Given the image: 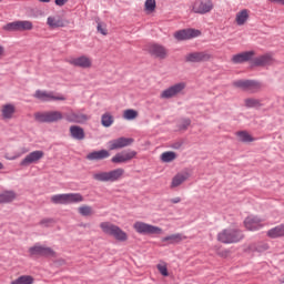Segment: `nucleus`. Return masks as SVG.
Wrapping results in <instances>:
<instances>
[{
  "label": "nucleus",
  "instance_id": "f257e3e1",
  "mask_svg": "<svg viewBox=\"0 0 284 284\" xmlns=\"http://www.w3.org/2000/svg\"><path fill=\"white\" fill-rule=\"evenodd\" d=\"M124 174L125 170L118 168L111 171L95 172L92 174V179L100 183H116V181H121V179H123Z\"/></svg>",
  "mask_w": 284,
  "mask_h": 284
},
{
  "label": "nucleus",
  "instance_id": "f03ea898",
  "mask_svg": "<svg viewBox=\"0 0 284 284\" xmlns=\"http://www.w3.org/2000/svg\"><path fill=\"white\" fill-rule=\"evenodd\" d=\"M100 230H102L103 234H106L108 236H113V239H115V241H119L120 243H125V241H128L129 239L125 231L111 222H101Z\"/></svg>",
  "mask_w": 284,
  "mask_h": 284
},
{
  "label": "nucleus",
  "instance_id": "7ed1b4c3",
  "mask_svg": "<svg viewBox=\"0 0 284 284\" xmlns=\"http://www.w3.org/2000/svg\"><path fill=\"white\" fill-rule=\"evenodd\" d=\"M243 232L236 229H224L217 234V241L226 245H230L232 243H239L243 241Z\"/></svg>",
  "mask_w": 284,
  "mask_h": 284
},
{
  "label": "nucleus",
  "instance_id": "20e7f679",
  "mask_svg": "<svg viewBox=\"0 0 284 284\" xmlns=\"http://www.w3.org/2000/svg\"><path fill=\"white\" fill-rule=\"evenodd\" d=\"M233 87L244 92H251V94H256L263 89V84L255 80H237L233 82Z\"/></svg>",
  "mask_w": 284,
  "mask_h": 284
},
{
  "label": "nucleus",
  "instance_id": "39448f33",
  "mask_svg": "<svg viewBox=\"0 0 284 284\" xmlns=\"http://www.w3.org/2000/svg\"><path fill=\"white\" fill-rule=\"evenodd\" d=\"M133 230L138 234H144V235L163 234V229H161L159 226H154V225L145 223V222H141V221L134 222Z\"/></svg>",
  "mask_w": 284,
  "mask_h": 284
},
{
  "label": "nucleus",
  "instance_id": "423d86ee",
  "mask_svg": "<svg viewBox=\"0 0 284 284\" xmlns=\"http://www.w3.org/2000/svg\"><path fill=\"white\" fill-rule=\"evenodd\" d=\"M34 119L40 123H57V121H63V113L61 111L38 112Z\"/></svg>",
  "mask_w": 284,
  "mask_h": 284
},
{
  "label": "nucleus",
  "instance_id": "0eeeda50",
  "mask_svg": "<svg viewBox=\"0 0 284 284\" xmlns=\"http://www.w3.org/2000/svg\"><path fill=\"white\" fill-rule=\"evenodd\" d=\"M30 256H45L47 258H57V252L50 246L34 244L28 250Z\"/></svg>",
  "mask_w": 284,
  "mask_h": 284
},
{
  "label": "nucleus",
  "instance_id": "6e6552de",
  "mask_svg": "<svg viewBox=\"0 0 284 284\" xmlns=\"http://www.w3.org/2000/svg\"><path fill=\"white\" fill-rule=\"evenodd\" d=\"M263 219L258 217V215H248L244 220V227L248 232H257V230H263L265 227Z\"/></svg>",
  "mask_w": 284,
  "mask_h": 284
},
{
  "label": "nucleus",
  "instance_id": "1a4fd4ad",
  "mask_svg": "<svg viewBox=\"0 0 284 284\" xmlns=\"http://www.w3.org/2000/svg\"><path fill=\"white\" fill-rule=\"evenodd\" d=\"M67 63L73 65V68H81L82 70H90L92 68V58L88 55H80L75 58H69Z\"/></svg>",
  "mask_w": 284,
  "mask_h": 284
},
{
  "label": "nucleus",
  "instance_id": "9d476101",
  "mask_svg": "<svg viewBox=\"0 0 284 284\" xmlns=\"http://www.w3.org/2000/svg\"><path fill=\"white\" fill-rule=\"evenodd\" d=\"M193 12L195 14H207L214 10V2L212 0H196L192 6Z\"/></svg>",
  "mask_w": 284,
  "mask_h": 284
},
{
  "label": "nucleus",
  "instance_id": "9b49d317",
  "mask_svg": "<svg viewBox=\"0 0 284 284\" xmlns=\"http://www.w3.org/2000/svg\"><path fill=\"white\" fill-rule=\"evenodd\" d=\"M210 59H212V54H210L205 51L191 52L184 57V61L186 63H203L205 61H210Z\"/></svg>",
  "mask_w": 284,
  "mask_h": 284
},
{
  "label": "nucleus",
  "instance_id": "f8f14e48",
  "mask_svg": "<svg viewBox=\"0 0 284 284\" xmlns=\"http://www.w3.org/2000/svg\"><path fill=\"white\" fill-rule=\"evenodd\" d=\"M184 90H185V83L180 82L162 91L160 94V98L174 99V97H179V94H181Z\"/></svg>",
  "mask_w": 284,
  "mask_h": 284
},
{
  "label": "nucleus",
  "instance_id": "ddd939ff",
  "mask_svg": "<svg viewBox=\"0 0 284 284\" xmlns=\"http://www.w3.org/2000/svg\"><path fill=\"white\" fill-rule=\"evenodd\" d=\"M173 37L176 39V41H187L190 39H196V37H201V31L196 29H183L176 31Z\"/></svg>",
  "mask_w": 284,
  "mask_h": 284
},
{
  "label": "nucleus",
  "instance_id": "4468645a",
  "mask_svg": "<svg viewBox=\"0 0 284 284\" xmlns=\"http://www.w3.org/2000/svg\"><path fill=\"white\" fill-rule=\"evenodd\" d=\"M275 62L276 60L272 53H265L252 60L253 65L256 68H267L270 65H274Z\"/></svg>",
  "mask_w": 284,
  "mask_h": 284
},
{
  "label": "nucleus",
  "instance_id": "2eb2a0df",
  "mask_svg": "<svg viewBox=\"0 0 284 284\" xmlns=\"http://www.w3.org/2000/svg\"><path fill=\"white\" fill-rule=\"evenodd\" d=\"M64 119L69 121V123H88L91 116L81 111H78V112L70 111L64 114Z\"/></svg>",
  "mask_w": 284,
  "mask_h": 284
},
{
  "label": "nucleus",
  "instance_id": "dca6fc26",
  "mask_svg": "<svg viewBox=\"0 0 284 284\" xmlns=\"http://www.w3.org/2000/svg\"><path fill=\"white\" fill-rule=\"evenodd\" d=\"M34 98L40 101H65V95L63 94H54V92L41 91L38 90L34 93Z\"/></svg>",
  "mask_w": 284,
  "mask_h": 284
},
{
  "label": "nucleus",
  "instance_id": "f3484780",
  "mask_svg": "<svg viewBox=\"0 0 284 284\" xmlns=\"http://www.w3.org/2000/svg\"><path fill=\"white\" fill-rule=\"evenodd\" d=\"M134 143V139L132 138H118L109 141V150H123V148H128Z\"/></svg>",
  "mask_w": 284,
  "mask_h": 284
},
{
  "label": "nucleus",
  "instance_id": "a211bd4d",
  "mask_svg": "<svg viewBox=\"0 0 284 284\" xmlns=\"http://www.w3.org/2000/svg\"><path fill=\"white\" fill-rule=\"evenodd\" d=\"M0 114L2 121H12V119H14V114H17V105L13 103L2 104L0 108Z\"/></svg>",
  "mask_w": 284,
  "mask_h": 284
},
{
  "label": "nucleus",
  "instance_id": "6ab92c4d",
  "mask_svg": "<svg viewBox=\"0 0 284 284\" xmlns=\"http://www.w3.org/2000/svg\"><path fill=\"white\" fill-rule=\"evenodd\" d=\"M43 156H45L43 151H33L26 155V158L20 162V165L27 168V165H32V163H39Z\"/></svg>",
  "mask_w": 284,
  "mask_h": 284
},
{
  "label": "nucleus",
  "instance_id": "aec40b11",
  "mask_svg": "<svg viewBox=\"0 0 284 284\" xmlns=\"http://www.w3.org/2000/svg\"><path fill=\"white\" fill-rule=\"evenodd\" d=\"M136 158V151H124L121 153L115 154L111 161L112 163H128L132 161V159Z\"/></svg>",
  "mask_w": 284,
  "mask_h": 284
},
{
  "label": "nucleus",
  "instance_id": "412c9836",
  "mask_svg": "<svg viewBox=\"0 0 284 284\" xmlns=\"http://www.w3.org/2000/svg\"><path fill=\"white\" fill-rule=\"evenodd\" d=\"M148 51L156 59H168V49L161 44H151Z\"/></svg>",
  "mask_w": 284,
  "mask_h": 284
},
{
  "label": "nucleus",
  "instance_id": "4be33fe9",
  "mask_svg": "<svg viewBox=\"0 0 284 284\" xmlns=\"http://www.w3.org/2000/svg\"><path fill=\"white\" fill-rule=\"evenodd\" d=\"M254 54H256L254 51H245L233 55L231 61L235 64L247 63V61H252V59H254Z\"/></svg>",
  "mask_w": 284,
  "mask_h": 284
},
{
  "label": "nucleus",
  "instance_id": "5701e85b",
  "mask_svg": "<svg viewBox=\"0 0 284 284\" xmlns=\"http://www.w3.org/2000/svg\"><path fill=\"white\" fill-rule=\"evenodd\" d=\"M68 24V22H65V20H63L61 17L59 16H50L47 19V26H49V28H65V26Z\"/></svg>",
  "mask_w": 284,
  "mask_h": 284
},
{
  "label": "nucleus",
  "instance_id": "b1692460",
  "mask_svg": "<svg viewBox=\"0 0 284 284\" xmlns=\"http://www.w3.org/2000/svg\"><path fill=\"white\" fill-rule=\"evenodd\" d=\"M88 161H103V159H110V151L100 150L93 151L87 155Z\"/></svg>",
  "mask_w": 284,
  "mask_h": 284
},
{
  "label": "nucleus",
  "instance_id": "393cba45",
  "mask_svg": "<svg viewBox=\"0 0 284 284\" xmlns=\"http://www.w3.org/2000/svg\"><path fill=\"white\" fill-rule=\"evenodd\" d=\"M187 179H190V172L184 171L182 173H178L171 182V187H179L180 185H183V183H185V181H187Z\"/></svg>",
  "mask_w": 284,
  "mask_h": 284
},
{
  "label": "nucleus",
  "instance_id": "a878e982",
  "mask_svg": "<svg viewBox=\"0 0 284 284\" xmlns=\"http://www.w3.org/2000/svg\"><path fill=\"white\" fill-rule=\"evenodd\" d=\"M69 132L72 139H75L77 141H83V139H85V131L79 125H71Z\"/></svg>",
  "mask_w": 284,
  "mask_h": 284
},
{
  "label": "nucleus",
  "instance_id": "bb28decb",
  "mask_svg": "<svg viewBox=\"0 0 284 284\" xmlns=\"http://www.w3.org/2000/svg\"><path fill=\"white\" fill-rule=\"evenodd\" d=\"M268 239H283L284 237V224H280L270 229L266 233Z\"/></svg>",
  "mask_w": 284,
  "mask_h": 284
},
{
  "label": "nucleus",
  "instance_id": "cd10ccee",
  "mask_svg": "<svg viewBox=\"0 0 284 284\" xmlns=\"http://www.w3.org/2000/svg\"><path fill=\"white\" fill-rule=\"evenodd\" d=\"M187 239L185 235L181 233H175L168 235L165 237H162V243H169V245H174L175 243H181V241H185Z\"/></svg>",
  "mask_w": 284,
  "mask_h": 284
},
{
  "label": "nucleus",
  "instance_id": "c85d7f7f",
  "mask_svg": "<svg viewBox=\"0 0 284 284\" xmlns=\"http://www.w3.org/2000/svg\"><path fill=\"white\" fill-rule=\"evenodd\" d=\"M247 19H250V11L247 9H243L236 13L235 22L237 26H245V23H247Z\"/></svg>",
  "mask_w": 284,
  "mask_h": 284
},
{
  "label": "nucleus",
  "instance_id": "c756f323",
  "mask_svg": "<svg viewBox=\"0 0 284 284\" xmlns=\"http://www.w3.org/2000/svg\"><path fill=\"white\" fill-rule=\"evenodd\" d=\"M16 199L17 193L14 191H3L0 193V203H12Z\"/></svg>",
  "mask_w": 284,
  "mask_h": 284
},
{
  "label": "nucleus",
  "instance_id": "7c9ffc66",
  "mask_svg": "<svg viewBox=\"0 0 284 284\" xmlns=\"http://www.w3.org/2000/svg\"><path fill=\"white\" fill-rule=\"evenodd\" d=\"M84 199L81 193H67V205L72 203H83Z\"/></svg>",
  "mask_w": 284,
  "mask_h": 284
},
{
  "label": "nucleus",
  "instance_id": "2f4dec72",
  "mask_svg": "<svg viewBox=\"0 0 284 284\" xmlns=\"http://www.w3.org/2000/svg\"><path fill=\"white\" fill-rule=\"evenodd\" d=\"M51 203L55 205H68V193L52 195Z\"/></svg>",
  "mask_w": 284,
  "mask_h": 284
},
{
  "label": "nucleus",
  "instance_id": "473e14b6",
  "mask_svg": "<svg viewBox=\"0 0 284 284\" xmlns=\"http://www.w3.org/2000/svg\"><path fill=\"white\" fill-rule=\"evenodd\" d=\"M103 128H111L114 123V116L110 112H105L101 116Z\"/></svg>",
  "mask_w": 284,
  "mask_h": 284
},
{
  "label": "nucleus",
  "instance_id": "72a5a7b5",
  "mask_svg": "<svg viewBox=\"0 0 284 284\" xmlns=\"http://www.w3.org/2000/svg\"><path fill=\"white\" fill-rule=\"evenodd\" d=\"M34 24L30 20H18V32H26L28 30H32Z\"/></svg>",
  "mask_w": 284,
  "mask_h": 284
},
{
  "label": "nucleus",
  "instance_id": "f704fd0d",
  "mask_svg": "<svg viewBox=\"0 0 284 284\" xmlns=\"http://www.w3.org/2000/svg\"><path fill=\"white\" fill-rule=\"evenodd\" d=\"M176 156L174 151H166L160 155V159L162 163H172V161H176Z\"/></svg>",
  "mask_w": 284,
  "mask_h": 284
},
{
  "label": "nucleus",
  "instance_id": "c9c22d12",
  "mask_svg": "<svg viewBox=\"0 0 284 284\" xmlns=\"http://www.w3.org/2000/svg\"><path fill=\"white\" fill-rule=\"evenodd\" d=\"M236 136L242 143H252L254 141V138L247 131H239Z\"/></svg>",
  "mask_w": 284,
  "mask_h": 284
},
{
  "label": "nucleus",
  "instance_id": "e433bc0d",
  "mask_svg": "<svg viewBox=\"0 0 284 284\" xmlns=\"http://www.w3.org/2000/svg\"><path fill=\"white\" fill-rule=\"evenodd\" d=\"M11 284H34V277L30 275H22L11 282Z\"/></svg>",
  "mask_w": 284,
  "mask_h": 284
},
{
  "label": "nucleus",
  "instance_id": "4c0bfd02",
  "mask_svg": "<svg viewBox=\"0 0 284 284\" xmlns=\"http://www.w3.org/2000/svg\"><path fill=\"white\" fill-rule=\"evenodd\" d=\"M244 105H245V108H261V105H263V104L261 103L260 99L246 98V99H244Z\"/></svg>",
  "mask_w": 284,
  "mask_h": 284
},
{
  "label": "nucleus",
  "instance_id": "58836bf2",
  "mask_svg": "<svg viewBox=\"0 0 284 284\" xmlns=\"http://www.w3.org/2000/svg\"><path fill=\"white\" fill-rule=\"evenodd\" d=\"M139 116V112L134 109H128L123 111V119L125 121H134Z\"/></svg>",
  "mask_w": 284,
  "mask_h": 284
},
{
  "label": "nucleus",
  "instance_id": "ea45409f",
  "mask_svg": "<svg viewBox=\"0 0 284 284\" xmlns=\"http://www.w3.org/2000/svg\"><path fill=\"white\" fill-rule=\"evenodd\" d=\"M78 212L81 214V216H92V214H94V210L90 205L80 206Z\"/></svg>",
  "mask_w": 284,
  "mask_h": 284
},
{
  "label": "nucleus",
  "instance_id": "a19ab883",
  "mask_svg": "<svg viewBox=\"0 0 284 284\" xmlns=\"http://www.w3.org/2000/svg\"><path fill=\"white\" fill-rule=\"evenodd\" d=\"M3 30H7V32H19V22H9L3 27Z\"/></svg>",
  "mask_w": 284,
  "mask_h": 284
},
{
  "label": "nucleus",
  "instance_id": "79ce46f5",
  "mask_svg": "<svg viewBox=\"0 0 284 284\" xmlns=\"http://www.w3.org/2000/svg\"><path fill=\"white\" fill-rule=\"evenodd\" d=\"M250 248L252 251H255V252H267V250H270V245L266 244V243H261V244H253L250 246Z\"/></svg>",
  "mask_w": 284,
  "mask_h": 284
},
{
  "label": "nucleus",
  "instance_id": "37998d69",
  "mask_svg": "<svg viewBox=\"0 0 284 284\" xmlns=\"http://www.w3.org/2000/svg\"><path fill=\"white\" fill-rule=\"evenodd\" d=\"M145 11L152 13L156 10V0H146L144 3Z\"/></svg>",
  "mask_w": 284,
  "mask_h": 284
},
{
  "label": "nucleus",
  "instance_id": "c03bdc74",
  "mask_svg": "<svg viewBox=\"0 0 284 284\" xmlns=\"http://www.w3.org/2000/svg\"><path fill=\"white\" fill-rule=\"evenodd\" d=\"M156 268L160 272V274H162V276H170L166 264H158Z\"/></svg>",
  "mask_w": 284,
  "mask_h": 284
},
{
  "label": "nucleus",
  "instance_id": "a18cd8bd",
  "mask_svg": "<svg viewBox=\"0 0 284 284\" xmlns=\"http://www.w3.org/2000/svg\"><path fill=\"white\" fill-rule=\"evenodd\" d=\"M27 152H28V149H26V148H22L21 150H20V153H17L16 155H13V156H6V159H8L9 161H14V159H19V156H21L22 154H27Z\"/></svg>",
  "mask_w": 284,
  "mask_h": 284
},
{
  "label": "nucleus",
  "instance_id": "49530a36",
  "mask_svg": "<svg viewBox=\"0 0 284 284\" xmlns=\"http://www.w3.org/2000/svg\"><path fill=\"white\" fill-rule=\"evenodd\" d=\"M191 124H192V120L183 119L181 123V130H187V128H190Z\"/></svg>",
  "mask_w": 284,
  "mask_h": 284
},
{
  "label": "nucleus",
  "instance_id": "de8ad7c7",
  "mask_svg": "<svg viewBox=\"0 0 284 284\" xmlns=\"http://www.w3.org/2000/svg\"><path fill=\"white\" fill-rule=\"evenodd\" d=\"M98 32H100V34H103V37H105L108 34V29H105V26L98 23Z\"/></svg>",
  "mask_w": 284,
  "mask_h": 284
},
{
  "label": "nucleus",
  "instance_id": "09e8293b",
  "mask_svg": "<svg viewBox=\"0 0 284 284\" xmlns=\"http://www.w3.org/2000/svg\"><path fill=\"white\" fill-rule=\"evenodd\" d=\"M6 57V48H3V45L0 44V59Z\"/></svg>",
  "mask_w": 284,
  "mask_h": 284
},
{
  "label": "nucleus",
  "instance_id": "8fccbe9b",
  "mask_svg": "<svg viewBox=\"0 0 284 284\" xmlns=\"http://www.w3.org/2000/svg\"><path fill=\"white\" fill-rule=\"evenodd\" d=\"M67 1L68 0H55V6H59L61 8Z\"/></svg>",
  "mask_w": 284,
  "mask_h": 284
},
{
  "label": "nucleus",
  "instance_id": "3c124183",
  "mask_svg": "<svg viewBox=\"0 0 284 284\" xmlns=\"http://www.w3.org/2000/svg\"><path fill=\"white\" fill-rule=\"evenodd\" d=\"M171 203H174V204L181 203V197H173V199H171Z\"/></svg>",
  "mask_w": 284,
  "mask_h": 284
},
{
  "label": "nucleus",
  "instance_id": "603ef678",
  "mask_svg": "<svg viewBox=\"0 0 284 284\" xmlns=\"http://www.w3.org/2000/svg\"><path fill=\"white\" fill-rule=\"evenodd\" d=\"M272 3H282V6H284V0H268Z\"/></svg>",
  "mask_w": 284,
  "mask_h": 284
},
{
  "label": "nucleus",
  "instance_id": "864d4df0",
  "mask_svg": "<svg viewBox=\"0 0 284 284\" xmlns=\"http://www.w3.org/2000/svg\"><path fill=\"white\" fill-rule=\"evenodd\" d=\"M45 223H50V220H42V221L40 222L41 225H45Z\"/></svg>",
  "mask_w": 284,
  "mask_h": 284
},
{
  "label": "nucleus",
  "instance_id": "5fc2aeb1",
  "mask_svg": "<svg viewBox=\"0 0 284 284\" xmlns=\"http://www.w3.org/2000/svg\"><path fill=\"white\" fill-rule=\"evenodd\" d=\"M40 3H50L51 0H39Z\"/></svg>",
  "mask_w": 284,
  "mask_h": 284
},
{
  "label": "nucleus",
  "instance_id": "6e6d98bb",
  "mask_svg": "<svg viewBox=\"0 0 284 284\" xmlns=\"http://www.w3.org/2000/svg\"><path fill=\"white\" fill-rule=\"evenodd\" d=\"M0 170H3V163L0 162Z\"/></svg>",
  "mask_w": 284,
  "mask_h": 284
}]
</instances>
